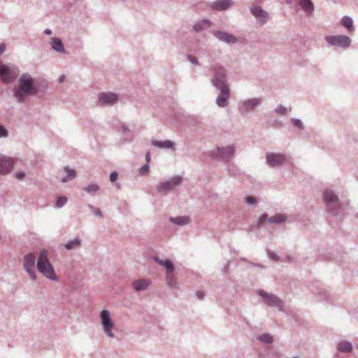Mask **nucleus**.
<instances>
[{
	"label": "nucleus",
	"mask_w": 358,
	"mask_h": 358,
	"mask_svg": "<svg viewBox=\"0 0 358 358\" xmlns=\"http://www.w3.org/2000/svg\"><path fill=\"white\" fill-rule=\"evenodd\" d=\"M251 12L256 17L261 18L262 23H264L268 17V14L259 6L252 7Z\"/></svg>",
	"instance_id": "obj_18"
},
{
	"label": "nucleus",
	"mask_w": 358,
	"mask_h": 358,
	"mask_svg": "<svg viewBox=\"0 0 358 358\" xmlns=\"http://www.w3.org/2000/svg\"><path fill=\"white\" fill-rule=\"evenodd\" d=\"M45 33L48 35H50V34H51L52 32L50 29H45Z\"/></svg>",
	"instance_id": "obj_46"
},
{
	"label": "nucleus",
	"mask_w": 358,
	"mask_h": 358,
	"mask_svg": "<svg viewBox=\"0 0 358 358\" xmlns=\"http://www.w3.org/2000/svg\"><path fill=\"white\" fill-rule=\"evenodd\" d=\"M25 173L24 172H18L15 173V177L17 180H23L25 178Z\"/></svg>",
	"instance_id": "obj_37"
},
{
	"label": "nucleus",
	"mask_w": 358,
	"mask_h": 358,
	"mask_svg": "<svg viewBox=\"0 0 358 358\" xmlns=\"http://www.w3.org/2000/svg\"><path fill=\"white\" fill-rule=\"evenodd\" d=\"M338 350L344 352H350L352 350V345L347 341L341 342L338 345Z\"/></svg>",
	"instance_id": "obj_27"
},
{
	"label": "nucleus",
	"mask_w": 358,
	"mask_h": 358,
	"mask_svg": "<svg viewBox=\"0 0 358 358\" xmlns=\"http://www.w3.org/2000/svg\"><path fill=\"white\" fill-rule=\"evenodd\" d=\"M325 40L332 45H336L342 48H348L350 45V38L345 35L329 36Z\"/></svg>",
	"instance_id": "obj_7"
},
{
	"label": "nucleus",
	"mask_w": 358,
	"mask_h": 358,
	"mask_svg": "<svg viewBox=\"0 0 358 358\" xmlns=\"http://www.w3.org/2000/svg\"><path fill=\"white\" fill-rule=\"evenodd\" d=\"M259 294L264 297V302L269 306H280L281 302L279 299L273 294H268L263 290L259 291Z\"/></svg>",
	"instance_id": "obj_13"
},
{
	"label": "nucleus",
	"mask_w": 358,
	"mask_h": 358,
	"mask_svg": "<svg viewBox=\"0 0 358 358\" xmlns=\"http://www.w3.org/2000/svg\"><path fill=\"white\" fill-rule=\"evenodd\" d=\"M285 220L286 217L283 215H275L268 218V215L266 214H264L259 217V223L262 224L266 221H268L272 223H282L285 222Z\"/></svg>",
	"instance_id": "obj_14"
},
{
	"label": "nucleus",
	"mask_w": 358,
	"mask_h": 358,
	"mask_svg": "<svg viewBox=\"0 0 358 358\" xmlns=\"http://www.w3.org/2000/svg\"><path fill=\"white\" fill-rule=\"evenodd\" d=\"M67 201L68 199L66 196H59L56 201V207H62L67 202Z\"/></svg>",
	"instance_id": "obj_31"
},
{
	"label": "nucleus",
	"mask_w": 358,
	"mask_h": 358,
	"mask_svg": "<svg viewBox=\"0 0 358 358\" xmlns=\"http://www.w3.org/2000/svg\"><path fill=\"white\" fill-rule=\"evenodd\" d=\"M215 36L221 41H223L228 43H234L236 42V38L227 33L222 32V31H217L215 33Z\"/></svg>",
	"instance_id": "obj_17"
},
{
	"label": "nucleus",
	"mask_w": 358,
	"mask_h": 358,
	"mask_svg": "<svg viewBox=\"0 0 358 358\" xmlns=\"http://www.w3.org/2000/svg\"><path fill=\"white\" fill-rule=\"evenodd\" d=\"M152 145L156 147L161 148H172L174 145V143L171 141H153Z\"/></svg>",
	"instance_id": "obj_23"
},
{
	"label": "nucleus",
	"mask_w": 358,
	"mask_h": 358,
	"mask_svg": "<svg viewBox=\"0 0 358 358\" xmlns=\"http://www.w3.org/2000/svg\"><path fill=\"white\" fill-rule=\"evenodd\" d=\"M99 99L103 103L113 104L117 102L118 96L112 92H103L99 94Z\"/></svg>",
	"instance_id": "obj_15"
},
{
	"label": "nucleus",
	"mask_w": 358,
	"mask_h": 358,
	"mask_svg": "<svg viewBox=\"0 0 358 358\" xmlns=\"http://www.w3.org/2000/svg\"><path fill=\"white\" fill-rule=\"evenodd\" d=\"M94 213L96 215H98L99 217H102V213H101V211L99 208H94Z\"/></svg>",
	"instance_id": "obj_41"
},
{
	"label": "nucleus",
	"mask_w": 358,
	"mask_h": 358,
	"mask_svg": "<svg viewBox=\"0 0 358 358\" xmlns=\"http://www.w3.org/2000/svg\"><path fill=\"white\" fill-rule=\"evenodd\" d=\"M146 161L148 163H149V162L150 161V158H151V155H150V152H148L146 154Z\"/></svg>",
	"instance_id": "obj_44"
},
{
	"label": "nucleus",
	"mask_w": 358,
	"mask_h": 358,
	"mask_svg": "<svg viewBox=\"0 0 358 358\" xmlns=\"http://www.w3.org/2000/svg\"><path fill=\"white\" fill-rule=\"evenodd\" d=\"M182 181L180 176H175L167 181H164L159 184L157 190L159 192H166L168 190L174 189L176 186L180 185Z\"/></svg>",
	"instance_id": "obj_9"
},
{
	"label": "nucleus",
	"mask_w": 358,
	"mask_h": 358,
	"mask_svg": "<svg viewBox=\"0 0 358 358\" xmlns=\"http://www.w3.org/2000/svg\"><path fill=\"white\" fill-rule=\"evenodd\" d=\"M14 165V160L0 154V174L8 173Z\"/></svg>",
	"instance_id": "obj_11"
},
{
	"label": "nucleus",
	"mask_w": 358,
	"mask_h": 358,
	"mask_svg": "<svg viewBox=\"0 0 358 358\" xmlns=\"http://www.w3.org/2000/svg\"><path fill=\"white\" fill-rule=\"evenodd\" d=\"M213 83L217 87L220 84L221 86V92L220 95L217 98V103L220 107H224L227 104V100L229 99V88L227 86L223 85L222 80H218V79H215L213 80Z\"/></svg>",
	"instance_id": "obj_8"
},
{
	"label": "nucleus",
	"mask_w": 358,
	"mask_h": 358,
	"mask_svg": "<svg viewBox=\"0 0 358 358\" xmlns=\"http://www.w3.org/2000/svg\"><path fill=\"white\" fill-rule=\"evenodd\" d=\"M6 49V45L4 43L0 44V55H1Z\"/></svg>",
	"instance_id": "obj_43"
},
{
	"label": "nucleus",
	"mask_w": 358,
	"mask_h": 358,
	"mask_svg": "<svg viewBox=\"0 0 358 358\" xmlns=\"http://www.w3.org/2000/svg\"><path fill=\"white\" fill-rule=\"evenodd\" d=\"M287 110V108H285V107H283V106H279L276 108V110H275L276 113H279V114H280V115H285V114H286Z\"/></svg>",
	"instance_id": "obj_35"
},
{
	"label": "nucleus",
	"mask_w": 358,
	"mask_h": 358,
	"mask_svg": "<svg viewBox=\"0 0 358 358\" xmlns=\"http://www.w3.org/2000/svg\"><path fill=\"white\" fill-rule=\"evenodd\" d=\"M52 48L57 52H64L63 43L59 38H52L51 40Z\"/></svg>",
	"instance_id": "obj_22"
},
{
	"label": "nucleus",
	"mask_w": 358,
	"mask_h": 358,
	"mask_svg": "<svg viewBox=\"0 0 358 358\" xmlns=\"http://www.w3.org/2000/svg\"><path fill=\"white\" fill-rule=\"evenodd\" d=\"M323 196L329 210H333L339 206L338 196L332 191L326 190Z\"/></svg>",
	"instance_id": "obj_10"
},
{
	"label": "nucleus",
	"mask_w": 358,
	"mask_h": 358,
	"mask_svg": "<svg viewBox=\"0 0 358 358\" xmlns=\"http://www.w3.org/2000/svg\"><path fill=\"white\" fill-rule=\"evenodd\" d=\"M100 317L105 334L108 336L113 338L114 334L113 333L112 330L115 324L110 317L109 311L107 310H102L100 314Z\"/></svg>",
	"instance_id": "obj_5"
},
{
	"label": "nucleus",
	"mask_w": 358,
	"mask_h": 358,
	"mask_svg": "<svg viewBox=\"0 0 358 358\" xmlns=\"http://www.w3.org/2000/svg\"><path fill=\"white\" fill-rule=\"evenodd\" d=\"M7 130L1 125H0V137L7 136Z\"/></svg>",
	"instance_id": "obj_36"
},
{
	"label": "nucleus",
	"mask_w": 358,
	"mask_h": 358,
	"mask_svg": "<svg viewBox=\"0 0 358 358\" xmlns=\"http://www.w3.org/2000/svg\"><path fill=\"white\" fill-rule=\"evenodd\" d=\"M273 259H276L277 260V257L275 255V257H273Z\"/></svg>",
	"instance_id": "obj_48"
},
{
	"label": "nucleus",
	"mask_w": 358,
	"mask_h": 358,
	"mask_svg": "<svg viewBox=\"0 0 358 358\" xmlns=\"http://www.w3.org/2000/svg\"><path fill=\"white\" fill-rule=\"evenodd\" d=\"M18 69L13 65H6L0 62V78L3 83H12L19 75Z\"/></svg>",
	"instance_id": "obj_3"
},
{
	"label": "nucleus",
	"mask_w": 358,
	"mask_h": 358,
	"mask_svg": "<svg viewBox=\"0 0 358 358\" xmlns=\"http://www.w3.org/2000/svg\"><path fill=\"white\" fill-rule=\"evenodd\" d=\"M246 201L248 204H255L256 203V199L253 196H248L246 199Z\"/></svg>",
	"instance_id": "obj_38"
},
{
	"label": "nucleus",
	"mask_w": 358,
	"mask_h": 358,
	"mask_svg": "<svg viewBox=\"0 0 358 358\" xmlns=\"http://www.w3.org/2000/svg\"><path fill=\"white\" fill-rule=\"evenodd\" d=\"M117 178V173L116 172H113L110 175V180L111 182H115Z\"/></svg>",
	"instance_id": "obj_39"
},
{
	"label": "nucleus",
	"mask_w": 358,
	"mask_h": 358,
	"mask_svg": "<svg viewBox=\"0 0 358 358\" xmlns=\"http://www.w3.org/2000/svg\"><path fill=\"white\" fill-rule=\"evenodd\" d=\"M259 101L256 99H249L243 103V107L245 110H250L257 106Z\"/></svg>",
	"instance_id": "obj_26"
},
{
	"label": "nucleus",
	"mask_w": 358,
	"mask_h": 358,
	"mask_svg": "<svg viewBox=\"0 0 358 358\" xmlns=\"http://www.w3.org/2000/svg\"><path fill=\"white\" fill-rule=\"evenodd\" d=\"M220 152V157L223 159H228L231 157L234 152V148L231 146H228L226 148H222L221 149H218Z\"/></svg>",
	"instance_id": "obj_20"
},
{
	"label": "nucleus",
	"mask_w": 358,
	"mask_h": 358,
	"mask_svg": "<svg viewBox=\"0 0 358 358\" xmlns=\"http://www.w3.org/2000/svg\"><path fill=\"white\" fill-rule=\"evenodd\" d=\"M259 339L262 342H264L266 343H270L273 341V337L268 334H263L262 336H261L259 338Z\"/></svg>",
	"instance_id": "obj_32"
},
{
	"label": "nucleus",
	"mask_w": 358,
	"mask_h": 358,
	"mask_svg": "<svg viewBox=\"0 0 358 358\" xmlns=\"http://www.w3.org/2000/svg\"><path fill=\"white\" fill-rule=\"evenodd\" d=\"M266 161L271 166H280L286 162V157L282 154L268 153Z\"/></svg>",
	"instance_id": "obj_12"
},
{
	"label": "nucleus",
	"mask_w": 358,
	"mask_h": 358,
	"mask_svg": "<svg viewBox=\"0 0 358 358\" xmlns=\"http://www.w3.org/2000/svg\"><path fill=\"white\" fill-rule=\"evenodd\" d=\"M80 244V242L78 239H75L72 241H69L67 244H66V248L68 250L73 249L76 247H78Z\"/></svg>",
	"instance_id": "obj_30"
},
{
	"label": "nucleus",
	"mask_w": 358,
	"mask_h": 358,
	"mask_svg": "<svg viewBox=\"0 0 358 358\" xmlns=\"http://www.w3.org/2000/svg\"><path fill=\"white\" fill-rule=\"evenodd\" d=\"M341 24L348 29V30L350 32L353 30V22L352 20L348 16H344L341 19Z\"/></svg>",
	"instance_id": "obj_25"
},
{
	"label": "nucleus",
	"mask_w": 358,
	"mask_h": 358,
	"mask_svg": "<svg viewBox=\"0 0 358 358\" xmlns=\"http://www.w3.org/2000/svg\"><path fill=\"white\" fill-rule=\"evenodd\" d=\"M196 296H197L199 299H203V296H204L205 294H204V292H202V291H197V292H196Z\"/></svg>",
	"instance_id": "obj_40"
},
{
	"label": "nucleus",
	"mask_w": 358,
	"mask_h": 358,
	"mask_svg": "<svg viewBox=\"0 0 358 358\" xmlns=\"http://www.w3.org/2000/svg\"><path fill=\"white\" fill-rule=\"evenodd\" d=\"M233 2L231 0H218L213 2L211 6L213 9L223 10L231 6Z\"/></svg>",
	"instance_id": "obj_16"
},
{
	"label": "nucleus",
	"mask_w": 358,
	"mask_h": 358,
	"mask_svg": "<svg viewBox=\"0 0 358 358\" xmlns=\"http://www.w3.org/2000/svg\"><path fill=\"white\" fill-rule=\"evenodd\" d=\"M299 5L307 13H311L313 10V4L310 0H301Z\"/></svg>",
	"instance_id": "obj_21"
},
{
	"label": "nucleus",
	"mask_w": 358,
	"mask_h": 358,
	"mask_svg": "<svg viewBox=\"0 0 358 358\" xmlns=\"http://www.w3.org/2000/svg\"><path fill=\"white\" fill-rule=\"evenodd\" d=\"M293 123H294V125H296V126H297V127H299L300 128L302 126L301 122L300 120H293Z\"/></svg>",
	"instance_id": "obj_42"
},
{
	"label": "nucleus",
	"mask_w": 358,
	"mask_h": 358,
	"mask_svg": "<svg viewBox=\"0 0 358 358\" xmlns=\"http://www.w3.org/2000/svg\"><path fill=\"white\" fill-rule=\"evenodd\" d=\"M156 262H157L159 265L164 266L166 269V280L167 285L170 287H176L177 285L176 278L173 275V264L170 260H162L159 258H155Z\"/></svg>",
	"instance_id": "obj_4"
},
{
	"label": "nucleus",
	"mask_w": 358,
	"mask_h": 358,
	"mask_svg": "<svg viewBox=\"0 0 358 358\" xmlns=\"http://www.w3.org/2000/svg\"><path fill=\"white\" fill-rule=\"evenodd\" d=\"M38 92L34 85V80L29 74H22L19 78V87L15 89L14 95L19 102H24L27 96H34Z\"/></svg>",
	"instance_id": "obj_1"
},
{
	"label": "nucleus",
	"mask_w": 358,
	"mask_h": 358,
	"mask_svg": "<svg viewBox=\"0 0 358 358\" xmlns=\"http://www.w3.org/2000/svg\"><path fill=\"white\" fill-rule=\"evenodd\" d=\"M171 222H172L174 224H179V225H185L189 222V218L186 216L183 217H171L170 218Z\"/></svg>",
	"instance_id": "obj_24"
},
{
	"label": "nucleus",
	"mask_w": 358,
	"mask_h": 358,
	"mask_svg": "<svg viewBox=\"0 0 358 358\" xmlns=\"http://www.w3.org/2000/svg\"><path fill=\"white\" fill-rule=\"evenodd\" d=\"M65 171L67 173V177L66 178H62L61 179V182H67L69 180H72L73 178H75L76 177V171L73 170V169H71L68 167H66L65 168Z\"/></svg>",
	"instance_id": "obj_29"
},
{
	"label": "nucleus",
	"mask_w": 358,
	"mask_h": 358,
	"mask_svg": "<svg viewBox=\"0 0 358 358\" xmlns=\"http://www.w3.org/2000/svg\"><path fill=\"white\" fill-rule=\"evenodd\" d=\"M37 268L46 278L52 280H58L53 267L48 259V251L46 250H43L41 252L38 259Z\"/></svg>",
	"instance_id": "obj_2"
},
{
	"label": "nucleus",
	"mask_w": 358,
	"mask_h": 358,
	"mask_svg": "<svg viewBox=\"0 0 358 358\" xmlns=\"http://www.w3.org/2000/svg\"><path fill=\"white\" fill-rule=\"evenodd\" d=\"M99 189V187L96 184H91L89 185L87 187H85L84 189L87 192H96Z\"/></svg>",
	"instance_id": "obj_33"
},
{
	"label": "nucleus",
	"mask_w": 358,
	"mask_h": 358,
	"mask_svg": "<svg viewBox=\"0 0 358 358\" xmlns=\"http://www.w3.org/2000/svg\"><path fill=\"white\" fill-rule=\"evenodd\" d=\"M36 263V257L32 253H29L24 257L23 267L28 273L29 278L32 280L36 279L34 271Z\"/></svg>",
	"instance_id": "obj_6"
},
{
	"label": "nucleus",
	"mask_w": 358,
	"mask_h": 358,
	"mask_svg": "<svg viewBox=\"0 0 358 358\" xmlns=\"http://www.w3.org/2000/svg\"><path fill=\"white\" fill-rule=\"evenodd\" d=\"M190 60L192 63L194 64H196V59L194 58V57H190Z\"/></svg>",
	"instance_id": "obj_47"
},
{
	"label": "nucleus",
	"mask_w": 358,
	"mask_h": 358,
	"mask_svg": "<svg viewBox=\"0 0 358 358\" xmlns=\"http://www.w3.org/2000/svg\"><path fill=\"white\" fill-rule=\"evenodd\" d=\"M210 26V22L208 20H202L194 24V29L195 31H199L202 30L203 28H207Z\"/></svg>",
	"instance_id": "obj_28"
},
{
	"label": "nucleus",
	"mask_w": 358,
	"mask_h": 358,
	"mask_svg": "<svg viewBox=\"0 0 358 358\" xmlns=\"http://www.w3.org/2000/svg\"><path fill=\"white\" fill-rule=\"evenodd\" d=\"M64 78H65V76H64V75H63V76H62L59 78V83L63 82V81L64 80Z\"/></svg>",
	"instance_id": "obj_45"
},
{
	"label": "nucleus",
	"mask_w": 358,
	"mask_h": 358,
	"mask_svg": "<svg viewBox=\"0 0 358 358\" xmlns=\"http://www.w3.org/2000/svg\"><path fill=\"white\" fill-rule=\"evenodd\" d=\"M150 284V281L149 280L141 279L134 281L132 284V286L136 291H141L145 289Z\"/></svg>",
	"instance_id": "obj_19"
},
{
	"label": "nucleus",
	"mask_w": 358,
	"mask_h": 358,
	"mask_svg": "<svg viewBox=\"0 0 358 358\" xmlns=\"http://www.w3.org/2000/svg\"><path fill=\"white\" fill-rule=\"evenodd\" d=\"M139 172L141 175H146L149 172V166L148 164L143 165L139 170Z\"/></svg>",
	"instance_id": "obj_34"
}]
</instances>
